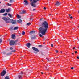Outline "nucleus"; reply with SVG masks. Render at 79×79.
I'll list each match as a JSON object with an SVG mask.
<instances>
[{
    "instance_id": "nucleus-1",
    "label": "nucleus",
    "mask_w": 79,
    "mask_h": 79,
    "mask_svg": "<svg viewBox=\"0 0 79 79\" xmlns=\"http://www.w3.org/2000/svg\"><path fill=\"white\" fill-rule=\"evenodd\" d=\"M48 29V23L46 21H45L41 23V27L39 28V34H38L39 37H42L43 36L46 34V32Z\"/></svg>"
},
{
    "instance_id": "nucleus-2",
    "label": "nucleus",
    "mask_w": 79,
    "mask_h": 79,
    "mask_svg": "<svg viewBox=\"0 0 79 79\" xmlns=\"http://www.w3.org/2000/svg\"><path fill=\"white\" fill-rule=\"evenodd\" d=\"M2 19L5 21L6 23H10L9 21H11V23L13 24H16V20L10 19L9 18H6V17H4L2 18Z\"/></svg>"
},
{
    "instance_id": "nucleus-3",
    "label": "nucleus",
    "mask_w": 79,
    "mask_h": 79,
    "mask_svg": "<svg viewBox=\"0 0 79 79\" xmlns=\"http://www.w3.org/2000/svg\"><path fill=\"white\" fill-rule=\"evenodd\" d=\"M40 1V0H33L32 2L30 3V4L32 7L35 8V7H36V4L35 3L37 2V1Z\"/></svg>"
},
{
    "instance_id": "nucleus-4",
    "label": "nucleus",
    "mask_w": 79,
    "mask_h": 79,
    "mask_svg": "<svg viewBox=\"0 0 79 79\" xmlns=\"http://www.w3.org/2000/svg\"><path fill=\"white\" fill-rule=\"evenodd\" d=\"M32 49L34 51H35L33 52V53H35V54H37V52H39V50L37 48H35V47H32Z\"/></svg>"
},
{
    "instance_id": "nucleus-5",
    "label": "nucleus",
    "mask_w": 79,
    "mask_h": 79,
    "mask_svg": "<svg viewBox=\"0 0 79 79\" xmlns=\"http://www.w3.org/2000/svg\"><path fill=\"white\" fill-rule=\"evenodd\" d=\"M23 75L24 72H21L20 73L19 75H18V77L19 79H22V77H23Z\"/></svg>"
},
{
    "instance_id": "nucleus-6",
    "label": "nucleus",
    "mask_w": 79,
    "mask_h": 79,
    "mask_svg": "<svg viewBox=\"0 0 79 79\" xmlns=\"http://www.w3.org/2000/svg\"><path fill=\"white\" fill-rule=\"evenodd\" d=\"M9 44L10 46L15 45V41L13 40H11L9 42Z\"/></svg>"
},
{
    "instance_id": "nucleus-7",
    "label": "nucleus",
    "mask_w": 79,
    "mask_h": 79,
    "mask_svg": "<svg viewBox=\"0 0 79 79\" xmlns=\"http://www.w3.org/2000/svg\"><path fill=\"white\" fill-rule=\"evenodd\" d=\"M6 73V71L5 70H3L1 73V76H4Z\"/></svg>"
},
{
    "instance_id": "nucleus-8",
    "label": "nucleus",
    "mask_w": 79,
    "mask_h": 79,
    "mask_svg": "<svg viewBox=\"0 0 79 79\" xmlns=\"http://www.w3.org/2000/svg\"><path fill=\"white\" fill-rule=\"evenodd\" d=\"M5 12V10L4 9H2L0 10V13H3Z\"/></svg>"
},
{
    "instance_id": "nucleus-9",
    "label": "nucleus",
    "mask_w": 79,
    "mask_h": 79,
    "mask_svg": "<svg viewBox=\"0 0 79 79\" xmlns=\"http://www.w3.org/2000/svg\"><path fill=\"white\" fill-rule=\"evenodd\" d=\"M37 37V35H34L32 36V37H31V39L32 40L36 39V37Z\"/></svg>"
},
{
    "instance_id": "nucleus-10",
    "label": "nucleus",
    "mask_w": 79,
    "mask_h": 79,
    "mask_svg": "<svg viewBox=\"0 0 79 79\" xmlns=\"http://www.w3.org/2000/svg\"><path fill=\"white\" fill-rule=\"evenodd\" d=\"M24 2L25 3V5H29V2L27 0H24Z\"/></svg>"
},
{
    "instance_id": "nucleus-11",
    "label": "nucleus",
    "mask_w": 79,
    "mask_h": 79,
    "mask_svg": "<svg viewBox=\"0 0 79 79\" xmlns=\"http://www.w3.org/2000/svg\"><path fill=\"white\" fill-rule=\"evenodd\" d=\"M61 4V3L57 1L56 3L55 4V5L56 6H60V5Z\"/></svg>"
},
{
    "instance_id": "nucleus-12",
    "label": "nucleus",
    "mask_w": 79,
    "mask_h": 79,
    "mask_svg": "<svg viewBox=\"0 0 79 79\" xmlns=\"http://www.w3.org/2000/svg\"><path fill=\"white\" fill-rule=\"evenodd\" d=\"M15 35H16L15 34H13L12 35V38L14 40H15L16 39V38H15Z\"/></svg>"
},
{
    "instance_id": "nucleus-13",
    "label": "nucleus",
    "mask_w": 79,
    "mask_h": 79,
    "mask_svg": "<svg viewBox=\"0 0 79 79\" xmlns=\"http://www.w3.org/2000/svg\"><path fill=\"white\" fill-rule=\"evenodd\" d=\"M6 12H7V13H9V12H10V11H11V8H10L6 9Z\"/></svg>"
},
{
    "instance_id": "nucleus-14",
    "label": "nucleus",
    "mask_w": 79,
    "mask_h": 79,
    "mask_svg": "<svg viewBox=\"0 0 79 79\" xmlns=\"http://www.w3.org/2000/svg\"><path fill=\"white\" fill-rule=\"evenodd\" d=\"M31 43H27L26 44L27 47H28V48H30V46H31Z\"/></svg>"
},
{
    "instance_id": "nucleus-15",
    "label": "nucleus",
    "mask_w": 79,
    "mask_h": 79,
    "mask_svg": "<svg viewBox=\"0 0 79 79\" xmlns=\"http://www.w3.org/2000/svg\"><path fill=\"white\" fill-rule=\"evenodd\" d=\"M34 33H35V31L33 30L30 31L29 33V34H31V35H32V34H34Z\"/></svg>"
},
{
    "instance_id": "nucleus-16",
    "label": "nucleus",
    "mask_w": 79,
    "mask_h": 79,
    "mask_svg": "<svg viewBox=\"0 0 79 79\" xmlns=\"http://www.w3.org/2000/svg\"><path fill=\"white\" fill-rule=\"evenodd\" d=\"M17 22L19 24H21V23H22V20H21V19H19L17 20Z\"/></svg>"
},
{
    "instance_id": "nucleus-17",
    "label": "nucleus",
    "mask_w": 79,
    "mask_h": 79,
    "mask_svg": "<svg viewBox=\"0 0 79 79\" xmlns=\"http://www.w3.org/2000/svg\"><path fill=\"white\" fill-rule=\"evenodd\" d=\"M18 40H17L15 41H14V42H15V45H17V43H16V42H18Z\"/></svg>"
},
{
    "instance_id": "nucleus-18",
    "label": "nucleus",
    "mask_w": 79,
    "mask_h": 79,
    "mask_svg": "<svg viewBox=\"0 0 79 79\" xmlns=\"http://www.w3.org/2000/svg\"><path fill=\"white\" fill-rule=\"evenodd\" d=\"M19 27H16L13 29V30H17Z\"/></svg>"
},
{
    "instance_id": "nucleus-19",
    "label": "nucleus",
    "mask_w": 79,
    "mask_h": 79,
    "mask_svg": "<svg viewBox=\"0 0 79 79\" xmlns=\"http://www.w3.org/2000/svg\"><path fill=\"white\" fill-rule=\"evenodd\" d=\"M10 77L9 76H6L5 77V79H10Z\"/></svg>"
},
{
    "instance_id": "nucleus-20",
    "label": "nucleus",
    "mask_w": 79,
    "mask_h": 79,
    "mask_svg": "<svg viewBox=\"0 0 79 79\" xmlns=\"http://www.w3.org/2000/svg\"><path fill=\"white\" fill-rule=\"evenodd\" d=\"M26 13V12L25 11L23 10L22 11V12L20 13V14H24V13Z\"/></svg>"
},
{
    "instance_id": "nucleus-21",
    "label": "nucleus",
    "mask_w": 79,
    "mask_h": 79,
    "mask_svg": "<svg viewBox=\"0 0 79 79\" xmlns=\"http://www.w3.org/2000/svg\"><path fill=\"white\" fill-rule=\"evenodd\" d=\"M8 16H9L10 17V18H13L12 15H11L10 14H8Z\"/></svg>"
},
{
    "instance_id": "nucleus-22",
    "label": "nucleus",
    "mask_w": 79,
    "mask_h": 79,
    "mask_svg": "<svg viewBox=\"0 0 79 79\" xmlns=\"http://www.w3.org/2000/svg\"><path fill=\"white\" fill-rule=\"evenodd\" d=\"M31 24V23H27L26 25L28 26H30Z\"/></svg>"
},
{
    "instance_id": "nucleus-23",
    "label": "nucleus",
    "mask_w": 79,
    "mask_h": 79,
    "mask_svg": "<svg viewBox=\"0 0 79 79\" xmlns=\"http://www.w3.org/2000/svg\"><path fill=\"white\" fill-rule=\"evenodd\" d=\"M12 54V53L11 52H10L9 53H7L6 54V55H11Z\"/></svg>"
},
{
    "instance_id": "nucleus-24",
    "label": "nucleus",
    "mask_w": 79,
    "mask_h": 79,
    "mask_svg": "<svg viewBox=\"0 0 79 79\" xmlns=\"http://www.w3.org/2000/svg\"><path fill=\"white\" fill-rule=\"evenodd\" d=\"M13 2H14V1L13 0H10V3H13Z\"/></svg>"
},
{
    "instance_id": "nucleus-25",
    "label": "nucleus",
    "mask_w": 79,
    "mask_h": 79,
    "mask_svg": "<svg viewBox=\"0 0 79 79\" xmlns=\"http://www.w3.org/2000/svg\"><path fill=\"white\" fill-rule=\"evenodd\" d=\"M17 15L18 18H19V19L21 18V16H19V15H18V14H17Z\"/></svg>"
},
{
    "instance_id": "nucleus-26",
    "label": "nucleus",
    "mask_w": 79,
    "mask_h": 79,
    "mask_svg": "<svg viewBox=\"0 0 79 79\" xmlns=\"http://www.w3.org/2000/svg\"><path fill=\"white\" fill-rule=\"evenodd\" d=\"M7 13H5L4 14H3V16H7Z\"/></svg>"
},
{
    "instance_id": "nucleus-27",
    "label": "nucleus",
    "mask_w": 79,
    "mask_h": 79,
    "mask_svg": "<svg viewBox=\"0 0 79 79\" xmlns=\"http://www.w3.org/2000/svg\"><path fill=\"white\" fill-rule=\"evenodd\" d=\"M7 5H8V6H11V4H10L9 3H7Z\"/></svg>"
},
{
    "instance_id": "nucleus-28",
    "label": "nucleus",
    "mask_w": 79,
    "mask_h": 79,
    "mask_svg": "<svg viewBox=\"0 0 79 79\" xmlns=\"http://www.w3.org/2000/svg\"><path fill=\"white\" fill-rule=\"evenodd\" d=\"M38 47H39L41 48V47H43V46L42 45H39L38 46Z\"/></svg>"
},
{
    "instance_id": "nucleus-29",
    "label": "nucleus",
    "mask_w": 79,
    "mask_h": 79,
    "mask_svg": "<svg viewBox=\"0 0 79 79\" xmlns=\"http://www.w3.org/2000/svg\"><path fill=\"white\" fill-rule=\"evenodd\" d=\"M42 19H44V18H42L40 19L39 20L40 21H41V20H42Z\"/></svg>"
},
{
    "instance_id": "nucleus-30",
    "label": "nucleus",
    "mask_w": 79,
    "mask_h": 79,
    "mask_svg": "<svg viewBox=\"0 0 79 79\" xmlns=\"http://www.w3.org/2000/svg\"><path fill=\"white\" fill-rule=\"evenodd\" d=\"M2 39H1V38H0V43H2Z\"/></svg>"
},
{
    "instance_id": "nucleus-31",
    "label": "nucleus",
    "mask_w": 79,
    "mask_h": 79,
    "mask_svg": "<svg viewBox=\"0 0 79 79\" xmlns=\"http://www.w3.org/2000/svg\"><path fill=\"white\" fill-rule=\"evenodd\" d=\"M17 45H21V44L20 43H18L17 44Z\"/></svg>"
},
{
    "instance_id": "nucleus-32",
    "label": "nucleus",
    "mask_w": 79,
    "mask_h": 79,
    "mask_svg": "<svg viewBox=\"0 0 79 79\" xmlns=\"http://www.w3.org/2000/svg\"><path fill=\"white\" fill-rule=\"evenodd\" d=\"M24 34H25V32L24 31L22 32V35H24Z\"/></svg>"
},
{
    "instance_id": "nucleus-33",
    "label": "nucleus",
    "mask_w": 79,
    "mask_h": 79,
    "mask_svg": "<svg viewBox=\"0 0 79 79\" xmlns=\"http://www.w3.org/2000/svg\"><path fill=\"white\" fill-rule=\"evenodd\" d=\"M10 30H11V31H12V30H13V27L10 28Z\"/></svg>"
},
{
    "instance_id": "nucleus-34",
    "label": "nucleus",
    "mask_w": 79,
    "mask_h": 79,
    "mask_svg": "<svg viewBox=\"0 0 79 79\" xmlns=\"http://www.w3.org/2000/svg\"><path fill=\"white\" fill-rule=\"evenodd\" d=\"M16 52V51L15 50H14L12 51H11V52Z\"/></svg>"
},
{
    "instance_id": "nucleus-35",
    "label": "nucleus",
    "mask_w": 79,
    "mask_h": 79,
    "mask_svg": "<svg viewBox=\"0 0 79 79\" xmlns=\"http://www.w3.org/2000/svg\"><path fill=\"white\" fill-rule=\"evenodd\" d=\"M2 53H3V54H5L6 53V52H5L4 51L2 52Z\"/></svg>"
},
{
    "instance_id": "nucleus-36",
    "label": "nucleus",
    "mask_w": 79,
    "mask_h": 79,
    "mask_svg": "<svg viewBox=\"0 0 79 79\" xmlns=\"http://www.w3.org/2000/svg\"><path fill=\"white\" fill-rule=\"evenodd\" d=\"M46 68V70H47V71H48V68L47 67H45Z\"/></svg>"
},
{
    "instance_id": "nucleus-37",
    "label": "nucleus",
    "mask_w": 79,
    "mask_h": 79,
    "mask_svg": "<svg viewBox=\"0 0 79 79\" xmlns=\"http://www.w3.org/2000/svg\"><path fill=\"white\" fill-rule=\"evenodd\" d=\"M51 47H53V44H52L51 45Z\"/></svg>"
},
{
    "instance_id": "nucleus-38",
    "label": "nucleus",
    "mask_w": 79,
    "mask_h": 79,
    "mask_svg": "<svg viewBox=\"0 0 79 79\" xmlns=\"http://www.w3.org/2000/svg\"><path fill=\"white\" fill-rule=\"evenodd\" d=\"M13 48H12V47H11L10 48V50H13Z\"/></svg>"
},
{
    "instance_id": "nucleus-39",
    "label": "nucleus",
    "mask_w": 79,
    "mask_h": 79,
    "mask_svg": "<svg viewBox=\"0 0 79 79\" xmlns=\"http://www.w3.org/2000/svg\"><path fill=\"white\" fill-rule=\"evenodd\" d=\"M56 53H58V50H56Z\"/></svg>"
},
{
    "instance_id": "nucleus-40",
    "label": "nucleus",
    "mask_w": 79,
    "mask_h": 79,
    "mask_svg": "<svg viewBox=\"0 0 79 79\" xmlns=\"http://www.w3.org/2000/svg\"><path fill=\"white\" fill-rule=\"evenodd\" d=\"M77 53V51H76L75 52V53L76 54Z\"/></svg>"
},
{
    "instance_id": "nucleus-41",
    "label": "nucleus",
    "mask_w": 79,
    "mask_h": 79,
    "mask_svg": "<svg viewBox=\"0 0 79 79\" xmlns=\"http://www.w3.org/2000/svg\"><path fill=\"white\" fill-rule=\"evenodd\" d=\"M76 48L75 47H73V50H74Z\"/></svg>"
},
{
    "instance_id": "nucleus-42",
    "label": "nucleus",
    "mask_w": 79,
    "mask_h": 79,
    "mask_svg": "<svg viewBox=\"0 0 79 79\" xmlns=\"http://www.w3.org/2000/svg\"><path fill=\"white\" fill-rule=\"evenodd\" d=\"M74 69V67H71V69Z\"/></svg>"
},
{
    "instance_id": "nucleus-43",
    "label": "nucleus",
    "mask_w": 79,
    "mask_h": 79,
    "mask_svg": "<svg viewBox=\"0 0 79 79\" xmlns=\"http://www.w3.org/2000/svg\"><path fill=\"white\" fill-rule=\"evenodd\" d=\"M44 10H46V9H47V8H46V7H45L44 8Z\"/></svg>"
},
{
    "instance_id": "nucleus-44",
    "label": "nucleus",
    "mask_w": 79,
    "mask_h": 79,
    "mask_svg": "<svg viewBox=\"0 0 79 79\" xmlns=\"http://www.w3.org/2000/svg\"><path fill=\"white\" fill-rule=\"evenodd\" d=\"M70 18L71 19H73V17L71 16V17H70Z\"/></svg>"
},
{
    "instance_id": "nucleus-45",
    "label": "nucleus",
    "mask_w": 79,
    "mask_h": 79,
    "mask_svg": "<svg viewBox=\"0 0 79 79\" xmlns=\"http://www.w3.org/2000/svg\"><path fill=\"white\" fill-rule=\"evenodd\" d=\"M32 0H30V2H32Z\"/></svg>"
},
{
    "instance_id": "nucleus-46",
    "label": "nucleus",
    "mask_w": 79,
    "mask_h": 79,
    "mask_svg": "<svg viewBox=\"0 0 79 79\" xmlns=\"http://www.w3.org/2000/svg\"><path fill=\"white\" fill-rule=\"evenodd\" d=\"M69 16H71V14H69Z\"/></svg>"
},
{
    "instance_id": "nucleus-47",
    "label": "nucleus",
    "mask_w": 79,
    "mask_h": 79,
    "mask_svg": "<svg viewBox=\"0 0 79 79\" xmlns=\"http://www.w3.org/2000/svg\"><path fill=\"white\" fill-rule=\"evenodd\" d=\"M77 59H79V56H77Z\"/></svg>"
},
{
    "instance_id": "nucleus-48",
    "label": "nucleus",
    "mask_w": 79,
    "mask_h": 79,
    "mask_svg": "<svg viewBox=\"0 0 79 79\" xmlns=\"http://www.w3.org/2000/svg\"><path fill=\"white\" fill-rule=\"evenodd\" d=\"M33 11H35V9H33Z\"/></svg>"
},
{
    "instance_id": "nucleus-49",
    "label": "nucleus",
    "mask_w": 79,
    "mask_h": 79,
    "mask_svg": "<svg viewBox=\"0 0 79 79\" xmlns=\"http://www.w3.org/2000/svg\"><path fill=\"white\" fill-rule=\"evenodd\" d=\"M46 59H47V60H48V61H50V60H48V59H47V58H46Z\"/></svg>"
},
{
    "instance_id": "nucleus-50",
    "label": "nucleus",
    "mask_w": 79,
    "mask_h": 79,
    "mask_svg": "<svg viewBox=\"0 0 79 79\" xmlns=\"http://www.w3.org/2000/svg\"><path fill=\"white\" fill-rule=\"evenodd\" d=\"M41 73L42 74H44V73H43L42 72H41Z\"/></svg>"
},
{
    "instance_id": "nucleus-51",
    "label": "nucleus",
    "mask_w": 79,
    "mask_h": 79,
    "mask_svg": "<svg viewBox=\"0 0 79 79\" xmlns=\"http://www.w3.org/2000/svg\"><path fill=\"white\" fill-rule=\"evenodd\" d=\"M4 1H5L6 2H7L8 1L7 0H4Z\"/></svg>"
},
{
    "instance_id": "nucleus-52",
    "label": "nucleus",
    "mask_w": 79,
    "mask_h": 79,
    "mask_svg": "<svg viewBox=\"0 0 79 79\" xmlns=\"http://www.w3.org/2000/svg\"><path fill=\"white\" fill-rule=\"evenodd\" d=\"M46 66H48V67H49V66H48V65H46Z\"/></svg>"
},
{
    "instance_id": "nucleus-53",
    "label": "nucleus",
    "mask_w": 79,
    "mask_h": 79,
    "mask_svg": "<svg viewBox=\"0 0 79 79\" xmlns=\"http://www.w3.org/2000/svg\"><path fill=\"white\" fill-rule=\"evenodd\" d=\"M74 53H72V55H74Z\"/></svg>"
},
{
    "instance_id": "nucleus-54",
    "label": "nucleus",
    "mask_w": 79,
    "mask_h": 79,
    "mask_svg": "<svg viewBox=\"0 0 79 79\" xmlns=\"http://www.w3.org/2000/svg\"><path fill=\"white\" fill-rule=\"evenodd\" d=\"M61 52V53H62V51H61V52Z\"/></svg>"
},
{
    "instance_id": "nucleus-55",
    "label": "nucleus",
    "mask_w": 79,
    "mask_h": 79,
    "mask_svg": "<svg viewBox=\"0 0 79 79\" xmlns=\"http://www.w3.org/2000/svg\"><path fill=\"white\" fill-rule=\"evenodd\" d=\"M43 44H45V42L43 43Z\"/></svg>"
},
{
    "instance_id": "nucleus-56",
    "label": "nucleus",
    "mask_w": 79,
    "mask_h": 79,
    "mask_svg": "<svg viewBox=\"0 0 79 79\" xmlns=\"http://www.w3.org/2000/svg\"><path fill=\"white\" fill-rule=\"evenodd\" d=\"M78 13H79V11H78Z\"/></svg>"
},
{
    "instance_id": "nucleus-57",
    "label": "nucleus",
    "mask_w": 79,
    "mask_h": 79,
    "mask_svg": "<svg viewBox=\"0 0 79 79\" xmlns=\"http://www.w3.org/2000/svg\"><path fill=\"white\" fill-rule=\"evenodd\" d=\"M73 30H74V29H73Z\"/></svg>"
},
{
    "instance_id": "nucleus-58",
    "label": "nucleus",
    "mask_w": 79,
    "mask_h": 79,
    "mask_svg": "<svg viewBox=\"0 0 79 79\" xmlns=\"http://www.w3.org/2000/svg\"><path fill=\"white\" fill-rule=\"evenodd\" d=\"M77 40H79V39L77 38Z\"/></svg>"
},
{
    "instance_id": "nucleus-59",
    "label": "nucleus",
    "mask_w": 79,
    "mask_h": 79,
    "mask_svg": "<svg viewBox=\"0 0 79 79\" xmlns=\"http://www.w3.org/2000/svg\"><path fill=\"white\" fill-rule=\"evenodd\" d=\"M26 75H27V74H26Z\"/></svg>"
},
{
    "instance_id": "nucleus-60",
    "label": "nucleus",
    "mask_w": 79,
    "mask_h": 79,
    "mask_svg": "<svg viewBox=\"0 0 79 79\" xmlns=\"http://www.w3.org/2000/svg\"><path fill=\"white\" fill-rule=\"evenodd\" d=\"M0 3H1V2H0Z\"/></svg>"
},
{
    "instance_id": "nucleus-61",
    "label": "nucleus",
    "mask_w": 79,
    "mask_h": 79,
    "mask_svg": "<svg viewBox=\"0 0 79 79\" xmlns=\"http://www.w3.org/2000/svg\"><path fill=\"white\" fill-rule=\"evenodd\" d=\"M0 45H1V44H0Z\"/></svg>"
}]
</instances>
